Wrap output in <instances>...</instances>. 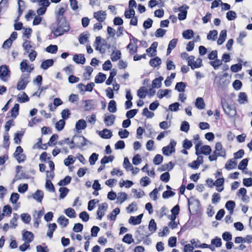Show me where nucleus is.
Returning a JSON list of instances; mask_svg holds the SVG:
<instances>
[{"mask_svg": "<svg viewBox=\"0 0 252 252\" xmlns=\"http://www.w3.org/2000/svg\"><path fill=\"white\" fill-rule=\"evenodd\" d=\"M58 25L54 31V34L56 36H60L69 30V26L65 18H62L61 19L57 20Z\"/></svg>", "mask_w": 252, "mask_h": 252, "instance_id": "f257e3e1", "label": "nucleus"}, {"mask_svg": "<svg viewBox=\"0 0 252 252\" xmlns=\"http://www.w3.org/2000/svg\"><path fill=\"white\" fill-rule=\"evenodd\" d=\"M30 75L29 73H24L19 79L17 84V89L19 91L24 90L27 84L30 82Z\"/></svg>", "mask_w": 252, "mask_h": 252, "instance_id": "f03ea898", "label": "nucleus"}, {"mask_svg": "<svg viewBox=\"0 0 252 252\" xmlns=\"http://www.w3.org/2000/svg\"><path fill=\"white\" fill-rule=\"evenodd\" d=\"M202 144L201 141H198L195 146V154L197 155H199V154H203L205 155H209L211 152V148L210 146L208 145H204L199 148Z\"/></svg>", "mask_w": 252, "mask_h": 252, "instance_id": "7ed1b4c3", "label": "nucleus"}, {"mask_svg": "<svg viewBox=\"0 0 252 252\" xmlns=\"http://www.w3.org/2000/svg\"><path fill=\"white\" fill-rule=\"evenodd\" d=\"M176 145V142L174 140L171 139L170 141L169 144L162 148V151L163 154L165 156H169L172 153H175V147Z\"/></svg>", "mask_w": 252, "mask_h": 252, "instance_id": "20e7f679", "label": "nucleus"}, {"mask_svg": "<svg viewBox=\"0 0 252 252\" xmlns=\"http://www.w3.org/2000/svg\"><path fill=\"white\" fill-rule=\"evenodd\" d=\"M194 59L195 57L193 56H190L188 58V65H189L192 69L202 66V61L201 59L198 58L196 61H194Z\"/></svg>", "mask_w": 252, "mask_h": 252, "instance_id": "39448f33", "label": "nucleus"}, {"mask_svg": "<svg viewBox=\"0 0 252 252\" xmlns=\"http://www.w3.org/2000/svg\"><path fill=\"white\" fill-rule=\"evenodd\" d=\"M23 150L21 146H18L13 156L19 163L23 162L26 159V156L23 154Z\"/></svg>", "mask_w": 252, "mask_h": 252, "instance_id": "423d86ee", "label": "nucleus"}, {"mask_svg": "<svg viewBox=\"0 0 252 252\" xmlns=\"http://www.w3.org/2000/svg\"><path fill=\"white\" fill-rule=\"evenodd\" d=\"M10 71L6 65L0 66V78L3 81H6L10 76Z\"/></svg>", "mask_w": 252, "mask_h": 252, "instance_id": "0eeeda50", "label": "nucleus"}, {"mask_svg": "<svg viewBox=\"0 0 252 252\" xmlns=\"http://www.w3.org/2000/svg\"><path fill=\"white\" fill-rule=\"evenodd\" d=\"M67 4L66 3H62L61 6L59 8L58 11H56V17L57 20L61 19L62 18H65L63 16L64 13L67 10Z\"/></svg>", "mask_w": 252, "mask_h": 252, "instance_id": "6e6552de", "label": "nucleus"}, {"mask_svg": "<svg viewBox=\"0 0 252 252\" xmlns=\"http://www.w3.org/2000/svg\"><path fill=\"white\" fill-rule=\"evenodd\" d=\"M107 208L108 204L106 203H102L99 205L97 211V218L99 220H101L102 217L105 215Z\"/></svg>", "mask_w": 252, "mask_h": 252, "instance_id": "1a4fd4ad", "label": "nucleus"}, {"mask_svg": "<svg viewBox=\"0 0 252 252\" xmlns=\"http://www.w3.org/2000/svg\"><path fill=\"white\" fill-rule=\"evenodd\" d=\"M74 139H76V147L81 148L87 145L88 141L83 136H74Z\"/></svg>", "mask_w": 252, "mask_h": 252, "instance_id": "9d476101", "label": "nucleus"}, {"mask_svg": "<svg viewBox=\"0 0 252 252\" xmlns=\"http://www.w3.org/2000/svg\"><path fill=\"white\" fill-rule=\"evenodd\" d=\"M188 8L189 6L187 5H183L179 8L180 13L178 14V19L180 20H183L186 18Z\"/></svg>", "mask_w": 252, "mask_h": 252, "instance_id": "9b49d317", "label": "nucleus"}, {"mask_svg": "<svg viewBox=\"0 0 252 252\" xmlns=\"http://www.w3.org/2000/svg\"><path fill=\"white\" fill-rule=\"evenodd\" d=\"M222 107L225 113L229 117H232L236 114L235 110L227 103L223 104Z\"/></svg>", "mask_w": 252, "mask_h": 252, "instance_id": "f8f14e48", "label": "nucleus"}, {"mask_svg": "<svg viewBox=\"0 0 252 252\" xmlns=\"http://www.w3.org/2000/svg\"><path fill=\"white\" fill-rule=\"evenodd\" d=\"M215 152L219 157H224L225 156V151L222 148V144L220 142H218L216 144Z\"/></svg>", "mask_w": 252, "mask_h": 252, "instance_id": "ddd939ff", "label": "nucleus"}, {"mask_svg": "<svg viewBox=\"0 0 252 252\" xmlns=\"http://www.w3.org/2000/svg\"><path fill=\"white\" fill-rule=\"evenodd\" d=\"M106 13L104 11L95 12L94 14V18H96L99 22H103L106 19Z\"/></svg>", "mask_w": 252, "mask_h": 252, "instance_id": "4468645a", "label": "nucleus"}, {"mask_svg": "<svg viewBox=\"0 0 252 252\" xmlns=\"http://www.w3.org/2000/svg\"><path fill=\"white\" fill-rule=\"evenodd\" d=\"M143 216V214H140L137 217L131 216L128 220V222L132 225L139 224L141 222Z\"/></svg>", "mask_w": 252, "mask_h": 252, "instance_id": "2eb2a0df", "label": "nucleus"}, {"mask_svg": "<svg viewBox=\"0 0 252 252\" xmlns=\"http://www.w3.org/2000/svg\"><path fill=\"white\" fill-rule=\"evenodd\" d=\"M146 230V226L141 225L140 226L136 231V233H137L139 236L137 235L136 237L139 238L140 239H143L144 237L148 236V234Z\"/></svg>", "mask_w": 252, "mask_h": 252, "instance_id": "dca6fc26", "label": "nucleus"}, {"mask_svg": "<svg viewBox=\"0 0 252 252\" xmlns=\"http://www.w3.org/2000/svg\"><path fill=\"white\" fill-rule=\"evenodd\" d=\"M33 234L32 232L28 231H24L23 233V240L27 243H30L32 241Z\"/></svg>", "mask_w": 252, "mask_h": 252, "instance_id": "f3484780", "label": "nucleus"}, {"mask_svg": "<svg viewBox=\"0 0 252 252\" xmlns=\"http://www.w3.org/2000/svg\"><path fill=\"white\" fill-rule=\"evenodd\" d=\"M73 60L77 63L84 64L85 63V58L83 54H75L73 57Z\"/></svg>", "mask_w": 252, "mask_h": 252, "instance_id": "a211bd4d", "label": "nucleus"}, {"mask_svg": "<svg viewBox=\"0 0 252 252\" xmlns=\"http://www.w3.org/2000/svg\"><path fill=\"white\" fill-rule=\"evenodd\" d=\"M99 135L102 138L109 139L112 136V133L110 130L105 128L99 132Z\"/></svg>", "mask_w": 252, "mask_h": 252, "instance_id": "6ab92c4d", "label": "nucleus"}, {"mask_svg": "<svg viewBox=\"0 0 252 252\" xmlns=\"http://www.w3.org/2000/svg\"><path fill=\"white\" fill-rule=\"evenodd\" d=\"M115 119V116L113 114H111L105 117L104 122L107 126H110L114 124Z\"/></svg>", "mask_w": 252, "mask_h": 252, "instance_id": "aec40b11", "label": "nucleus"}, {"mask_svg": "<svg viewBox=\"0 0 252 252\" xmlns=\"http://www.w3.org/2000/svg\"><path fill=\"white\" fill-rule=\"evenodd\" d=\"M54 61L52 59H48L43 62L41 64L40 67L44 70L47 69L49 67L53 65Z\"/></svg>", "mask_w": 252, "mask_h": 252, "instance_id": "412c9836", "label": "nucleus"}, {"mask_svg": "<svg viewBox=\"0 0 252 252\" xmlns=\"http://www.w3.org/2000/svg\"><path fill=\"white\" fill-rule=\"evenodd\" d=\"M102 38L100 36H97L95 38V41L94 43V47L95 49L97 51L100 52V53H104V51H102L101 45H100L101 43Z\"/></svg>", "mask_w": 252, "mask_h": 252, "instance_id": "4be33fe9", "label": "nucleus"}, {"mask_svg": "<svg viewBox=\"0 0 252 252\" xmlns=\"http://www.w3.org/2000/svg\"><path fill=\"white\" fill-rule=\"evenodd\" d=\"M33 198L38 202H41L44 196L43 192L40 190H37L33 195Z\"/></svg>", "mask_w": 252, "mask_h": 252, "instance_id": "5701e85b", "label": "nucleus"}, {"mask_svg": "<svg viewBox=\"0 0 252 252\" xmlns=\"http://www.w3.org/2000/svg\"><path fill=\"white\" fill-rule=\"evenodd\" d=\"M127 199V194L124 192H121L118 193V197H117V203L120 204L124 202Z\"/></svg>", "mask_w": 252, "mask_h": 252, "instance_id": "b1692460", "label": "nucleus"}, {"mask_svg": "<svg viewBox=\"0 0 252 252\" xmlns=\"http://www.w3.org/2000/svg\"><path fill=\"white\" fill-rule=\"evenodd\" d=\"M87 126L86 121L83 119L79 120L75 125V128L78 130H82L85 129Z\"/></svg>", "mask_w": 252, "mask_h": 252, "instance_id": "393cba45", "label": "nucleus"}, {"mask_svg": "<svg viewBox=\"0 0 252 252\" xmlns=\"http://www.w3.org/2000/svg\"><path fill=\"white\" fill-rule=\"evenodd\" d=\"M178 39L174 38L172 39L169 43L168 48L167 50V54L169 55L170 54L171 51L175 48L177 43Z\"/></svg>", "mask_w": 252, "mask_h": 252, "instance_id": "a878e982", "label": "nucleus"}, {"mask_svg": "<svg viewBox=\"0 0 252 252\" xmlns=\"http://www.w3.org/2000/svg\"><path fill=\"white\" fill-rule=\"evenodd\" d=\"M121 52L120 50H115L111 54V59L113 62L119 60L121 57Z\"/></svg>", "mask_w": 252, "mask_h": 252, "instance_id": "bb28decb", "label": "nucleus"}, {"mask_svg": "<svg viewBox=\"0 0 252 252\" xmlns=\"http://www.w3.org/2000/svg\"><path fill=\"white\" fill-rule=\"evenodd\" d=\"M226 31L222 30L220 34L219 38L217 41L218 45H221L225 41L226 37Z\"/></svg>", "mask_w": 252, "mask_h": 252, "instance_id": "cd10ccee", "label": "nucleus"}, {"mask_svg": "<svg viewBox=\"0 0 252 252\" xmlns=\"http://www.w3.org/2000/svg\"><path fill=\"white\" fill-rule=\"evenodd\" d=\"M148 94V91L144 87H141L137 91V95L140 98H144L146 97Z\"/></svg>", "mask_w": 252, "mask_h": 252, "instance_id": "c85d7f7f", "label": "nucleus"}, {"mask_svg": "<svg viewBox=\"0 0 252 252\" xmlns=\"http://www.w3.org/2000/svg\"><path fill=\"white\" fill-rule=\"evenodd\" d=\"M56 228L57 225L55 223L50 224L48 225V230L47 233V236L49 237L50 238H52L53 232L55 230Z\"/></svg>", "mask_w": 252, "mask_h": 252, "instance_id": "c756f323", "label": "nucleus"}, {"mask_svg": "<svg viewBox=\"0 0 252 252\" xmlns=\"http://www.w3.org/2000/svg\"><path fill=\"white\" fill-rule=\"evenodd\" d=\"M163 78L161 76L155 78L152 82V87L154 88H158L161 86V81L163 80Z\"/></svg>", "mask_w": 252, "mask_h": 252, "instance_id": "7c9ffc66", "label": "nucleus"}, {"mask_svg": "<svg viewBox=\"0 0 252 252\" xmlns=\"http://www.w3.org/2000/svg\"><path fill=\"white\" fill-rule=\"evenodd\" d=\"M195 106L199 109H203L205 108V104L202 97H198L196 98Z\"/></svg>", "mask_w": 252, "mask_h": 252, "instance_id": "2f4dec72", "label": "nucleus"}, {"mask_svg": "<svg viewBox=\"0 0 252 252\" xmlns=\"http://www.w3.org/2000/svg\"><path fill=\"white\" fill-rule=\"evenodd\" d=\"M106 75L102 73H99L96 76L94 82L95 83H101L104 82L106 79Z\"/></svg>", "mask_w": 252, "mask_h": 252, "instance_id": "473e14b6", "label": "nucleus"}, {"mask_svg": "<svg viewBox=\"0 0 252 252\" xmlns=\"http://www.w3.org/2000/svg\"><path fill=\"white\" fill-rule=\"evenodd\" d=\"M238 101L240 104H244L248 101L247 95L245 93L241 92L238 95Z\"/></svg>", "mask_w": 252, "mask_h": 252, "instance_id": "72a5a7b5", "label": "nucleus"}, {"mask_svg": "<svg viewBox=\"0 0 252 252\" xmlns=\"http://www.w3.org/2000/svg\"><path fill=\"white\" fill-rule=\"evenodd\" d=\"M149 63L151 66L153 67H157L161 64V61L159 58L157 57L155 58L151 59Z\"/></svg>", "mask_w": 252, "mask_h": 252, "instance_id": "f704fd0d", "label": "nucleus"}, {"mask_svg": "<svg viewBox=\"0 0 252 252\" xmlns=\"http://www.w3.org/2000/svg\"><path fill=\"white\" fill-rule=\"evenodd\" d=\"M183 37L186 39H190L193 36V32L192 30H187L182 33Z\"/></svg>", "mask_w": 252, "mask_h": 252, "instance_id": "c9c22d12", "label": "nucleus"}, {"mask_svg": "<svg viewBox=\"0 0 252 252\" xmlns=\"http://www.w3.org/2000/svg\"><path fill=\"white\" fill-rule=\"evenodd\" d=\"M57 222L63 227H65L68 224L69 220L65 217L62 216L59 218Z\"/></svg>", "mask_w": 252, "mask_h": 252, "instance_id": "e433bc0d", "label": "nucleus"}, {"mask_svg": "<svg viewBox=\"0 0 252 252\" xmlns=\"http://www.w3.org/2000/svg\"><path fill=\"white\" fill-rule=\"evenodd\" d=\"M108 110L112 113H115L117 110L116 103L115 100H111L108 106Z\"/></svg>", "mask_w": 252, "mask_h": 252, "instance_id": "4c0bfd02", "label": "nucleus"}, {"mask_svg": "<svg viewBox=\"0 0 252 252\" xmlns=\"http://www.w3.org/2000/svg\"><path fill=\"white\" fill-rule=\"evenodd\" d=\"M235 206V202L231 200L228 201L225 204L226 208L230 211V213L231 215L233 214V210Z\"/></svg>", "mask_w": 252, "mask_h": 252, "instance_id": "58836bf2", "label": "nucleus"}, {"mask_svg": "<svg viewBox=\"0 0 252 252\" xmlns=\"http://www.w3.org/2000/svg\"><path fill=\"white\" fill-rule=\"evenodd\" d=\"M120 212V210L118 208H115L112 212V213L107 216L108 219L112 220H116L117 215L119 214Z\"/></svg>", "mask_w": 252, "mask_h": 252, "instance_id": "ea45409f", "label": "nucleus"}, {"mask_svg": "<svg viewBox=\"0 0 252 252\" xmlns=\"http://www.w3.org/2000/svg\"><path fill=\"white\" fill-rule=\"evenodd\" d=\"M217 35L218 32L217 30L210 31L207 35V39L215 41L217 38Z\"/></svg>", "mask_w": 252, "mask_h": 252, "instance_id": "a19ab883", "label": "nucleus"}, {"mask_svg": "<svg viewBox=\"0 0 252 252\" xmlns=\"http://www.w3.org/2000/svg\"><path fill=\"white\" fill-rule=\"evenodd\" d=\"M60 198L63 199L69 192V189L65 187H61L59 189Z\"/></svg>", "mask_w": 252, "mask_h": 252, "instance_id": "79ce46f5", "label": "nucleus"}, {"mask_svg": "<svg viewBox=\"0 0 252 252\" xmlns=\"http://www.w3.org/2000/svg\"><path fill=\"white\" fill-rule=\"evenodd\" d=\"M83 103H85V107L86 110L89 111L94 108V104L93 100H87L83 101Z\"/></svg>", "mask_w": 252, "mask_h": 252, "instance_id": "37998d69", "label": "nucleus"}, {"mask_svg": "<svg viewBox=\"0 0 252 252\" xmlns=\"http://www.w3.org/2000/svg\"><path fill=\"white\" fill-rule=\"evenodd\" d=\"M18 218L19 216L17 214H13V217L10 221L11 228H16V227L17 226V221Z\"/></svg>", "mask_w": 252, "mask_h": 252, "instance_id": "c03bdc74", "label": "nucleus"}, {"mask_svg": "<svg viewBox=\"0 0 252 252\" xmlns=\"http://www.w3.org/2000/svg\"><path fill=\"white\" fill-rule=\"evenodd\" d=\"M116 74L117 71L115 69H113L110 72L109 77L106 81V85H109L112 83V82H113V78L116 75Z\"/></svg>", "mask_w": 252, "mask_h": 252, "instance_id": "a18cd8bd", "label": "nucleus"}, {"mask_svg": "<svg viewBox=\"0 0 252 252\" xmlns=\"http://www.w3.org/2000/svg\"><path fill=\"white\" fill-rule=\"evenodd\" d=\"M19 105L18 103L15 104L11 110V117L15 118L18 114Z\"/></svg>", "mask_w": 252, "mask_h": 252, "instance_id": "49530a36", "label": "nucleus"}, {"mask_svg": "<svg viewBox=\"0 0 252 252\" xmlns=\"http://www.w3.org/2000/svg\"><path fill=\"white\" fill-rule=\"evenodd\" d=\"M237 163L235 161H233L232 159H229L228 162L225 164V167L227 170L234 169L236 167Z\"/></svg>", "mask_w": 252, "mask_h": 252, "instance_id": "de8ad7c7", "label": "nucleus"}, {"mask_svg": "<svg viewBox=\"0 0 252 252\" xmlns=\"http://www.w3.org/2000/svg\"><path fill=\"white\" fill-rule=\"evenodd\" d=\"M71 180V178L69 176H67L63 180H61L58 183V185L60 186H66L70 183Z\"/></svg>", "mask_w": 252, "mask_h": 252, "instance_id": "09e8293b", "label": "nucleus"}, {"mask_svg": "<svg viewBox=\"0 0 252 252\" xmlns=\"http://www.w3.org/2000/svg\"><path fill=\"white\" fill-rule=\"evenodd\" d=\"M58 51V46L56 45H50L46 48V51L52 54L56 53Z\"/></svg>", "mask_w": 252, "mask_h": 252, "instance_id": "8fccbe9b", "label": "nucleus"}, {"mask_svg": "<svg viewBox=\"0 0 252 252\" xmlns=\"http://www.w3.org/2000/svg\"><path fill=\"white\" fill-rule=\"evenodd\" d=\"M186 84L184 82H181L177 83L175 86V89L178 92H184L186 88Z\"/></svg>", "mask_w": 252, "mask_h": 252, "instance_id": "3c124183", "label": "nucleus"}, {"mask_svg": "<svg viewBox=\"0 0 252 252\" xmlns=\"http://www.w3.org/2000/svg\"><path fill=\"white\" fill-rule=\"evenodd\" d=\"M210 64L214 67V69H217L219 66L222 64V61L217 59L214 61L210 62Z\"/></svg>", "mask_w": 252, "mask_h": 252, "instance_id": "603ef678", "label": "nucleus"}, {"mask_svg": "<svg viewBox=\"0 0 252 252\" xmlns=\"http://www.w3.org/2000/svg\"><path fill=\"white\" fill-rule=\"evenodd\" d=\"M123 241L130 244L133 242V239L132 238V236L130 234H126L125 235L123 239Z\"/></svg>", "mask_w": 252, "mask_h": 252, "instance_id": "864d4df0", "label": "nucleus"}, {"mask_svg": "<svg viewBox=\"0 0 252 252\" xmlns=\"http://www.w3.org/2000/svg\"><path fill=\"white\" fill-rule=\"evenodd\" d=\"M171 91L168 89L159 90L158 92V98H162L163 97L166 96Z\"/></svg>", "mask_w": 252, "mask_h": 252, "instance_id": "5fc2aeb1", "label": "nucleus"}, {"mask_svg": "<svg viewBox=\"0 0 252 252\" xmlns=\"http://www.w3.org/2000/svg\"><path fill=\"white\" fill-rule=\"evenodd\" d=\"M45 188L49 191H55V188L54 187V186L50 180H46Z\"/></svg>", "mask_w": 252, "mask_h": 252, "instance_id": "6e6d98bb", "label": "nucleus"}, {"mask_svg": "<svg viewBox=\"0 0 252 252\" xmlns=\"http://www.w3.org/2000/svg\"><path fill=\"white\" fill-rule=\"evenodd\" d=\"M149 229L152 232H155L157 229V224L154 219H152L149 224Z\"/></svg>", "mask_w": 252, "mask_h": 252, "instance_id": "4d7b16f0", "label": "nucleus"}, {"mask_svg": "<svg viewBox=\"0 0 252 252\" xmlns=\"http://www.w3.org/2000/svg\"><path fill=\"white\" fill-rule=\"evenodd\" d=\"M23 47L27 53H29L30 51H31V50H33L32 49V46L31 45V42L29 40H25V41L23 44Z\"/></svg>", "mask_w": 252, "mask_h": 252, "instance_id": "13d9d810", "label": "nucleus"}, {"mask_svg": "<svg viewBox=\"0 0 252 252\" xmlns=\"http://www.w3.org/2000/svg\"><path fill=\"white\" fill-rule=\"evenodd\" d=\"M64 125L65 121L64 120L62 119L56 124L55 127L58 130L61 131L63 128Z\"/></svg>", "mask_w": 252, "mask_h": 252, "instance_id": "bf43d9fd", "label": "nucleus"}, {"mask_svg": "<svg viewBox=\"0 0 252 252\" xmlns=\"http://www.w3.org/2000/svg\"><path fill=\"white\" fill-rule=\"evenodd\" d=\"M21 218L25 223H29L31 220V216L27 213H23L21 215Z\"/></svg>", "mask_w": 252, "mask_h": 252, "instance_id": "052dcab7", "label": "nucleus"}, {"mask_svg": "<svg viewBox=\"0 0 252 252\" xmlns=\"http://www.w3.org/2000/svg\"><path fill=\"white\" fill-rule=\"evenodd\" d=\"M65 214L69 218L75 217V212L72 208H69L65 210Z\"/></svg>", "mask_w": 252, "mask_h": 252, "instance_id": "680f3d73", "label": "nucleus"}, {"mask_svg": "<svg viewBox=\"0 0 252 252\" xmlns=\"http://www.w3.org/2000/svg\"><path fill=\"white\" fill-rule=\"evenodd\" d=\"M135 10L133 8H130L128 10L125 11V16L126 18H131L134 17Z\"/></svg>", "mask_w": 252, "mask_h": 252, "instance_id": "e2e57ef3", "label": "nucleus"}, {"mask_svg": "<svg viewBox=\"0 0 252 252\" xmlns=\"http://www.w3.org/2000/svg\"><path fill=\"white\" fill-rule=\"evenodd\" d=\"M127 48L129 49L130 54H133L137 52V46L133 45L131 42L127 46Z\"/></svg>", "mask_w": 252, "mask_h": 252, "instance_id": "0e129e2a", "label": "nucleus"}, {"mask_svg": "<svg viewBox=\"0 0 252 252\" xmlns=\"http://www.w3.org/2000/svg\"><path fill=\"white\" fill-rule=\"evenodd\" d=\"M98 155L96 153H93L89 158V162L91 165H94L95 161L97 160Z\"/></svg>", "mask_w": 252, "mask_h": 252, "instance_id": "69168bd1", "label": "nucleus"}, {"mask_svg": "<svg viewBox=\"0 0 252 252\" xmlns=\"http://www.w3.org/2000/svg\"><path fill=\"white\" fill-rule=\"evenodd\" d=\"M75 161L73 157L72 156H68L64 160V164L68 166L69 165L73 164Z\"/></svg>", "mask_w": 252, "mask_h": 252, "instance_id": "338daca9", "label": "nucleus"}, {"mask_svg": "<svg viewBox=\"0 0 252 252\" xmlns=\"http://www.w3.org/2000/svg\"><path fill=\"white\" fill-rule=\"evenodd\" d=\"M211 244L215 245L216 247H220L222 244L221 239L216 237L211 240Z\"/></svg>", "mask_w": 252, "mask_h": 252, "instance_id": "774afa93", "label": "nucleus"}]
</instances>
